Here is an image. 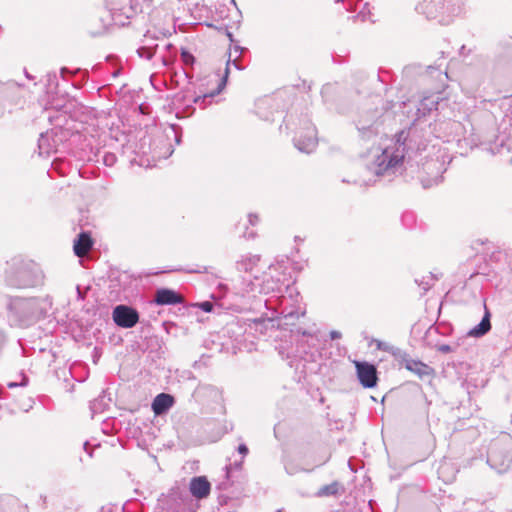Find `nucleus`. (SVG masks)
<instances>
[{"mask_svg":"<svg viewBox=\"0 0 512 512\" xmlns=\"http://www.w3.org/2000/svg\"><path fill=\"white\" fill-rule=\"evenodd\" d=\"M449 4H458V9H451L450 12L459 14L465 5V0H429L422 3L419 9L428 19H436L440 14H444V6Z\"/></svg>","mask_w":512,"mask_h":512,"instance_id":"7","label":"nucleus"},{"mask_svg":"<svg viewBox=\"0 0 512 512\" xmlns=\"http://www.w3.org/2000/svg\"><path fill=\"white\" fill-rule=\"evenodd\" d=\"M245 237H248V238H253L255 236V234L253 232L249 233V234H244Z\"/></svg>","mask_w":512,"mask_h":512,"instance_id":"43","label":"nucleus"},{"mask_svg":"<svg viewBox=\"0 0 512 512\" xmlns=\"http://www.w3.org/2000/svg\"><path fill=\"white\" fill-rule=\"evenodd\" d=\"M362 140L370 141L379 134V122L376 113L369 118L361 117L356 123Z\"/></svg>","mask_w":512,"mask_h":512,"instance_id":"11","label":"nucleus"},{"mask_svg":"<svg viewBox=\"0 0 512 512\" xmlns=\"http://www.w3.org/2000/svg\"><path fill=\"white\" fill-rule=\"evenodd\" d=\"M107 7L112 11H119L130 17L129 0H105Z\"/></svg>","mask_w":512,"mask_h":512,"instance_id":"19","label":"nucleus"},{"mask_svg":"<svg viewBox=\"0 0 512 512\" xmlns=\"http://www.w3.org/2000/svg\"><path fill=\"white\" fill-rule=\"evenodd\" d=\"M238 452L242 455V457H245L248 453V448L245 444H240L238 447Z\"/></svg>","mask_w":512,"mask_h":512,"instance_id":"37","label":"nucleus"},{"mask_svg":"<svg viewBox=\"0 0 512 512\" xmlns=\"http://www.w3.org/2000/svg\"><path fill=\"white\" fill-rule=\"evenodd\" d=\"M174 404V398L170 394L160 393L152 402V410L155 415L166 413Z\"/></svg>","mask_w":512,"mask_h":512,"instance_id":"15","label":"nucleus"},{"mask_svg":"<svg viewBox=\"0 0 512 512\" xmlns=\"http://www.w3.org/2000/svg\"><path fill=\"white\" fill-rule=\"evenodd\" d=\"M155 302L158 305H174L182 303L183 299L175 291L163 288L157 290Z\"/></svg>","mask_w":512,"mask_h":512,"instance_id":"16","label":"nucleus"},{"mask_svg":"<svg viewBox=\"0 0 512 512\" xmlns=\"http://www.w3.org/2000/svg\"><path fill=\"white\" fill-rule=\"evenodd\" d=\"M509 443L510 437L508 435H504V437L495 442L489 450L487 463L492 468H495L499 473H502L508 469L510 463L512 462V457L508 453L502 455L498 449V446L501 444Z\"/></svg>","mask_w":512,"mask_h":512,"instance_id":"6","label":"nucleus"},{"mask_svg":"<svg viewBox=\"0 0 512 512\" xmlns=\"http://www.w3.org/2000/svg\"><path fill=\"white\" fill-rule=\"evenodd\" d=\"M451 9H458V4H449L444 6V13H447L448 15H455L454 13H451Z\"/></svg>","mask_w":512,"mask_h":512,"instance_id":"35","label":"nucleus"},{"mask_svg":"<svg viewBox=\"0 0 512 512\" xmlns=\"http://www.w3.org/2000/svg\"><path fill=\"white\" fill-rule=\"evenodd\" d=\"M437 351L447 354L453 351V348L448 344H441L437 347Z\"/></svg>","mask_w":512,"mask_h":512,"instance_id":"34","label":"nucleus"},{"mask_svg":"<svg viewBox=\"0 0 512 512\" xmlns=\"http://www.w3.org/2000/svg\"><path fill=\"white\" fill-rule=\"evenodd\" d=\"M377 348L392 354L396 359H399L400 356H404V351L402 349L392 346L386 342L377 341Z\"/></svg>","mask_w":512,"mask_h":512,"instance_id":"22","label":"nucleus"},{"mask_svg":"<svg viewBox=\"0 0 512 512\" xmlns=\"http://www.w3.org/2000/svg\"><path fill=\"white\" fill-rule=\"evenodd\" d=\"M295 147L304 153H311L317 146L316 128L307 122L304 131L294 139Z\"/></svg>","mask_w":512,"mask_h":512,"instance_id":"9","label":"nucleus"},{"mask_svg":"<svg viewBox=\"0 0 512 512\" xmlns=\"http://www.w3.org/2000/svg\"><path fill=\"white\" fill-rule=\"evenodd\" d=\"M331 89V86L330 85H325L322 89V94L326 93L328 90Z\"/></svg>","mask_w":512,"mask_h":512,"instance_id":"40","label":"nucleus"},{"mask_svg":"<svg viewBox=\"0 0 512 512\" xmlns=\"http://www.w3.org/2000/svg\"><path fill=\"white\" fill-rule=\"evenodd\" d=\"M340 484L338 482H332L331 484L325 485L317 492L318 496H333L339 492Z\"/></svg>","mask_w":512,"mask_h":512,"instance_id":"23","label":"nucleus"},{"mask_svg":"<svg viewBox=\"0 0 512 512\" xmlns=\"http://www.w3.org/2000/svg\"><path fill=\"white\" fill-rule=\"evenodd\" d=\"M299 253L300 249L298 247L290 252V268L294 271H302L307 264V260L302 256H297Z\"/></svg>","mask_w":512,"mask_h":512,"instance_id":"20","label":"nucleus"},{"mask_svg":"<svg viewBox=\"0 0 512 512\" xmlns=\"http://www.w3.org/2000/svg\"><path fill=\"white\" fill-rule=\"evenodd\" d=\"M485 307V313H484V316L482 317L481 321L479 324H477L476 326H474L473 328H471L467 335L469 337H474V338H480V337H483L484 335H486L490 330H491V314L489 312V310L487 309L486 306Z\"/></svg>","mask_w":512,"mask_h":512,"instance_id":"17","label":"nucleus"},{"mask_svg":"<svg viewBox=\"0 0 512 512\" xmlns=\"http://www.w3.org/2000/svg\"><path fill=\"white\" fill-rule=\"evenodd\" d=\"M236 465L240 467L242 465V460L239 463H236Z\"/></svg>","mask_w":512,"mask_h":512,"instance_id":"47","label":"nucleus"},{"mask_svg":"<svg viewBox=\"0 0 512 512\" xmlns=\"http://www.w3.org/2000/svg\"><path fill=\"white\" fill-rule=\"evenodd\" d=\"M249 223L254 226L259 222V217L256 214H249L248 216Z\"/></svg>","mask_w":512,"mask_h":512,"instance_id":"36","label":"nucleus"},{"mask_svg":"<svg viewBox=\"0 0 512 512\" xmlns=\"http://www.w3.org/2000/svg\"><path fill=\"white\" fill-rule=\"evenodd\" d=\"M199 307L204 312H211L213 310V304L209 301H204L199 304Z\"/></svg>","mask_w":512,"mask_h":512,"instance_id":"33","label":"nucleus"},{"mask_svg":"<svg viewBox=\"0 0 512 512\" xmlns=\"http://www.w3.org/2000/svg\"><path fill=\"white\" fill-rule=\"evenodd\" d=\"M259 261V257L256 255L246 256L240 262H238V268L244 271H249L255 266Z\"/></svg>","mask_w":512,"mask_h":512,"instance_id":"25","label":"nucleus"},{"mask_svg":"<svg viewBox=\"0 0 512 512\" xmlns=\"http://www.w3.org/2000/svg\"><path fill=\"white\" fill-rule=\"evenodd\" d=\"M428 280H422L421 282H418V280H416V282L420 285V286H423V290L424 292L428 291L432 285L431 281H433V277L432 276H429L427 277Z\"/></svg>","mask_w":512,"mask_h":512,"instance_id":"32","label":"nucleus"},{"mask_svg":"<svg viewBox=\"0 0 512 512\" xmlns=\"http://www.w3.org/2000/svg\"><path fill=\"white\" fill-rule=\"evenodd\" d=\"M450 468V463L447 461L442 462L438 468V474L445 482H450L454 479V473L447 474Z\"/></svg>","mask_w":512,"mask_h":512,"instance_id":"26","label":"nucleus"},{"mask_svg":"<svg viewBox=\"0 0 512 512\" xmlns=\"http://www.w3.org/2000/svg\"><path fill=\"white\" fill-rule=\"evenodd\" d=\"M279 338L280 343L275 346V349L278 351L279 355L282 357V359L287 358L286 350H287V341L283 340L282 337H279V335L275 336V341H277Z\"/></svg>","mask_w":512,"mask_h":512,"instance_id":"29","label":"nucleus"},{"mask_svg":"<svg viewBox=\"0 0 512 512\" xmlns=\"http://www.w3.org/2000/svg\"><path fill=\"white\" fill-rule=\"evenodd\" d=\"M423 171L427 176L421 177L422 186L430 188L442 182V174L446 171L445 163L438 158L426 160L423 163Z\"/></svg>","mask_w":512,"mask_h":512,"instance_id":"5","label":"nucleus"},{"mask_svg":"<svg viewBox=\"0 0 512 512\" xmlns=\"http://www.w3.org/2000/svg\"><path fill=\"white\" fill-rule=\"evenodd\" d=\"M342 337V334L341 332L339 331H336V330H332L330 332V338L331 340H337V339H340Z\"/></svg>","mask_w":512,"mask_h":512,"instance_id":"38","label":"nucleus"},{"mask_svg":"<svg viewBox=\"0 0 512 512\" xmlns=\"http://www.w3.org/2000/svg\"><path fill=\"white\" fill-rule=\"evenodd\" d=\"M211 485L204 476L194 477L190 482L191 494L198 498H206L210 493Z\"/></svg>","mask_w":512,"mask_h":512,"instance_id":"14","label":"nucleus"},{"mask_svg":"<svg viewBox=\"0 0 512 512\" xmlns=\"http://www.w3.org/2000/svg\"><path fill=\"white\" fill-rule=\"evenodd\" d=\"M206 97H207V95H205V96H204V98L202 99V101H204ZM200 101H201V97H198V98H196V99H195V103H198V102H200Z\"/></svg>","mask_w":512,"mask_h":512,"instance_id":"44","label":"nucleus"},{"mask_svg":"<svg viewBox=\"0 0 512 512\" xmlns=\"http://www.w3.org/2000/svg\"><path fill=\"white\" fill-rule=\"evenodd\" d=\"M34 299L20 297L11 298L7 304L8 309L20 317H26L33 313Z\"/></svg>","mask_w":512,"mask_h":512,"instance_id":"13","label":"nucleus"},{"mask_svg":"<svg viewBox=\"0 0 512 512\" xmlns=\"http://www.w3.org/2000/svg\"><path fill=\"white\" fill-rule=\"evenodd\" d=\"M235 50H236V52H239V51L241 52L242 51V49L239 48V47H236Z\"/></svg>","mask_w":512,"mask_h":512,"instance_id":"46","label":"nucleus"},{"mask_svg":"<svg viewBox=\"0 0 512 512\" xmlns=\"http://www.w3.org/2000/svg\"><path fill=\"white\" fill-rule=\"evenodd\" d=\"M510 161H511V163H512V156H511V160H510Z\"/></svg>","mask_w":512,"mask_h":512,"instance_id":"48","label":"nucleus"},{"mask_svg":"<svg viewBox=\"0 0 512 512\" xmlns=\"http://www.w3.org/2000/svg\"><path fill=\"white\" fill-rule=\"evenodd\" d=\"M48 141H49L48 133L41 134V136L39 138V143H38L40 154L48 155L51 153L52 147L49 145Z\"/></svg>","mask_w":512,"mask_h":512,"instance_id":"27","label":"nucleus"},{"mask_svg":"<svg viewBox=\"0 0 512 512\" xmlns=\"http://www.w3.org/2000/svg\"><path fill=\"white\" fill-rule=\"evenodd\" d=\"M289 316L290 338H297L298 351L307 354L311 349H317L322 341L321 333L316 323L306 316V305L299 292L294 296L291 288Z\"/></svg>","mask_w":512,"mask_h":512,"instance_id":"2","label":"nucleus"},{"mask_svg":"<svg viewBox=\"0 0 512 512\" xmlns=\"http://www.w3.org/2000/svg\"><path fill=\"white\" fill-rule=\"evenodd\" d=\"M138 318L137 311L128 306L119 305L114 308L113 320L120 327L131 328L138 322Z\"/></svg>","mask_w":512,"mask_h":512,"instance_id":"10","label":"nucleus"},{"mask_svg":"<svg viewBox=\"0 0 512 512\" xmlns=\"http://www.w3.org/2000/svg\"><path fill=\"white\" fill-rule=\"evenodd\" d=\"M357 378L364 388H373L377 385L378 376L376 367L366 361H355Z\"/></svg>","mask_w":512,"mask_h":512,"instance_id":"8","label":"nucleus"},{"mask_svg":"<svg viewBox=\"0 0 512 512\" xmlns=\"http://www.w3.org/2000/svg\"><path fill=\"white\" fill-rule=\"evenodd\" d=\"M274 435L279 441H285L287 437V425L285 422H279L274 427Z\"/></svg>","mask_w":512,"mask_h":512,"instance_id":"28","label":"nucleus"},{"mask_svg":"<svg viewBox=\"0 0 512 512\" xmlns=\"http://www.w3.org/2000/svg\"><path fill=\"white\" fill-rule=\"evenodd\" d=\"M230 64H231V60L229 59L228 62H227V67L225 69V75L224 77L222 78V80L220 81L219 85H218V88L215 92L209 94V97H213L215 96L216 94H219L222 89L224 88L225 84H226V80H227V77H228V74H229V71H230Z\"/></svg>","mask_w":512,"mask_h":512,"instance_id":"30","label":"nucleus"},{"mask_svg":"<svg viewBox=\"0 0 512 512\" xmlns=\"http://www.w3.org/2000/svg\"><path fill=\"white\" fill-rule=\"evenodd\" d=\"M302 84H303L304 89H308V90L310 89V85L307 84L306 81H303Z\"/></svg>","mask_w":512,"mask_h":512,"instance_id":"42","label":"nucleus"},{"mask_svg":"<svg viewBox=\"0 0 512 512\" xmlns=\"http://www.w3.org/2000/svg\"><path fill=\"white\" fill-rule=\"evenodd\" d=\"M157 45H148L143 44L137 49V53L141 58H144L146 60H150L153 55L155 54Z\"/></svg>","mask_w":512,"mask_h":512,"instance_id":"24","label":"nucleus"},{"mask_svg":"<svg viewBox=\"0 0 512 512\" xmlns=\"http://www.w3.org/2000/svg\"><path fill=\"white\" fill-rule=\"evenodd\" d=\"M300 241H302L298 236L295 237V242L298 244Z\"/></svg>","mask_w":512,"mask_h":512,"instance_id":"45","label":"nucleus"},{"mask_svg":"<svg viewBox=\"0 0 512 512\" xmlns=\"http://www.w3.org/2000/svg\"><path fill=\"white\" fill-rule=\"evenodd\" d=\"M512 117L509 115H505L501 127L503 128V133L496 136L493 141H488L486 143V150H488L493 155L507 156L511 152V146L508 143L509 137L512 135Z\"/></svg>","mask_w":512,"mask_h":512,"instance_id":"4","label":"nucleus"},{"mask_svg":"<svg viewBox=\"0 0 512 512\" xmlns=\"http://www.w3.org/2000/svg\"><path fill=\"white\" fill-rule=\"evenodd\" d=\"M398 360L402 365L405 366L407 370L416 374L420 379H424L425 377L431 376L434 373L433 368L423 363L422 361L410 358L405 351L404 356H400Z\"/></svg>","mask_w":512,"mask_h":512,"instance_id":"12","label":"nucleus"},{"mask_svg":"<svg viewBox=\"0 0 512 512\" xmlns=\"http://www.w3.org/2000/svg\"><path fill=\"white\" fill-rule=\"evenodd\" d=\"M41 273L36 267L21 263L17 268L6 272V282L9 286L25 288L39 284Z\"/></svg>","mask_w":512,"mask_h":512,"instance_id":"3","label":"nucleus"},{"mask_svg":"<svg viewBox=\"0 0 512 512\" xmlns=\"http://www.w3.org/2000/svg\"><path fill=\"white\" fill-rule=\"evenodd\" d=\"M439 96L430 95L422 98L415 105V116L412 125L407 130H402L397 134V139L392 144L384 148H376L370 151L372 161L364 169V176L353 179L354 184L360 186H369L376 181V177H391L402 171L404 161L412 160L417 154L424 151L427 147V139L420 134L419 126L422 118L437 110Z\"/></svg>","mask_w":512,"mask_h":512,"instance_id":"1","label":"nucleus"},{"mask_svg":"<svg viewBox=\"0 0 512 512\" xmlns=\"http://www.w3.org/2000/svg\"><path fill=\"white\" fill-rule=\"evenodd\" d=\"M92 247V240L87 233H81L74 242V252L78 257L85 256Z\"/></svg>","mask_w":512,"mask_h":512,"instance_id":"18","label":"nucleus"},{"mask_svg":"<svg viewBox=\"0 0 512 512\" xmlns=\"http://www.w3.org/2000/svg\"><path fill=\"white\" fill-rule=\"evenodd\" d=\"M155 0H129L130 15L148 10Z\"/></svg>","mask_w":512,"mask_h":512,"instance_id":"21","label":"nucleus"},{"mask_svg":"<svg viewBox=\"0 0 512 512\" xmlns=\"http://www.w3.org/2000/svg\"><path fill=\"white\" fill-rule=\"evenodd\" d=\"M232 63H233V65H234L238 70H241V69H242L240 66H238V64H237V59H234Z\"/></svg>","mask_w":512,"mask_h":512,"instance_id":"41","label":"nucleus"},{"mask_svg":"<svg viewBox=\"0 0 512 512\" xmlns=\"http://www.w3.org/2000/svg\"><path fill=\"white\" fill-rule=\"evenodd\" d=\"M143 44H148V45H156L154 43V39L145 35V39L143 40Z\"/></svg>","mask_w":512,"mask_h":512,"instance_id":"39","label":"nucleus"},{"mask_svg":"<svg viewBox=\"0 0 512 512\" xmlns=\"http://www.w3.org/2000/svg\"><path fill=\"white\" fill-rule=\"evenodd\" d=\"M181 58L185 65H192L195 61L194 56L187 51H182Z\"/></svg>","mask_w":512,"mask_h":512,"instance_id":"31","label":"nucleus"}]
</instances>
